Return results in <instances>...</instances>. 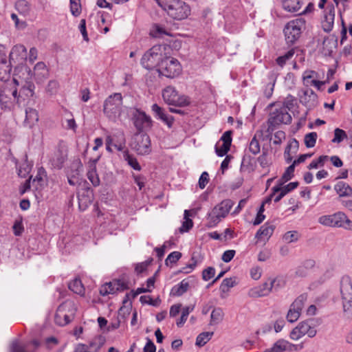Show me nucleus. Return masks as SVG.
Instances as JSON below:
<instances>
[{"instance_id": "56", "label": "nucleus", "mask_w": 352, "mask_h": 352, "mask_svg": "<svg viewBox=\"0 0 352 352\" xmlns=\"http://www.w3.org/2000/svg\"><path fill=\"white\" fill-rule=\"evenodd\" d=\"M120 138L119 140H118L116 142H115L113 146L118 151H122V153L124 152V151L126 148V140H125V138L124 136V134L122 133L120 135Z\"/></svg>"}, {"instance_id": "20", "label": "nucleus", "mask_w": 352, "mask_h": 352, "mask_svg": "<svg viewBox=\"0 0 352 352\" xmlns=\"http://www.w3.org/2000/svg\"><path fill=\"white\" fill-rule=\"evenodd\" d=\"M151 110L157 119L162 120L170 129L173 126L175 120L173 116L168 115L163 108L157 104H153L151 106Z\"/></svg>"}, {"instance_id": "1", "label": "nucleus", "mask_w": 352, "mask_h": 352, "mask_svg": "<svg viewBox=\"0 0 352 352\" xmlns=\"http://www.w3.org/2000/svg\"><path fill=\"white\" fill-rule=\"evenodd\" d=\"M19 80L14 78L12 81L4 82L0 89V104L2 109H10L18 104V87Z\"/></svg>"}, {"instance_id": "26", "label": "nucleus", "mask_w": 352, "mask_h": 352, "mask_svg": "<svg viewBox=\"0 0 352 352\" xmlns=\"http://www.w3.org/2000/svg\"><path fill=\"white\" fill-rule=\"evenodd\" d=\"M11 64L8 63L6 58H2L0 61V80L8 82L10 77Z\"/></svg>"}, {"instance_id": "8", "label": "nucleus", "mask_w": 352, "mask_h": 352, "mask_svg": "<svg viewBox=\"0 0 352 352\" xmlns=\"http://www.w3.org/2000/svg\"><path fill=\"white\" fill-rule=\"evenodd\" d=\"M76 308L74 302L67 300L60 304L56 310L54 321L59 326L69 324L74 318Z\"/></svg>"}, {"instance_id": "32", "label": "nucleus", "mask_w": 352, "mask_h": 352, "mask_svg": "<svg viewBox=\"0 0 352 352\" xmlns=\"http://www.w3.org/2000/svg\"><path fill=\"white\" fill-rule=\"evenodd\" d=\"M38 120V114L36 109L32 108H27L25 109V122L32 126Z\"/></svg>"}, {"instance_id": "10", "label": "nucleus", "mask_w": 352, "mask_h": 352, "mask_svg": "<svg viewBox=\"0 0 352 352\" xmlns=\"http://www.w3.org/2000/svg\"><path fill=\"white\" fill-rule=\"evenodd\" d=\"M340 292L344 316L347 318H352V283L348 277L342 279Z\"/></svg>"}, {"instance_id": "48", "label": "nucleus", "mask_w": 352, "mask_h": 352, "mask_svg": "<svg viewBox=\"0 0 352 352\" xmlns=\"http://www.w3.org/2000/svg\"><path fill=\"white\" fill-rule=\"evenodd\" d=\"M347 138L346 133L339 128H336L334 130V138L332 140V142L333 143H340L344 139Z\"/></svg>"}, {"instance_id": "29", "label": "nucleus", "mask_w": 352, "mask_h": 352, "mask_svg": "<svg viewBox=\"0 0 352 352\" xmlns=\"http://www.w3.org/2000/svg\"><path fill=\"white\" fill-rule=\"evenodd\" d=\"M282 6L287 12H296L300 9L302 2L300 0H283Z\"/></svg>"}, {"instance_id": "53", "label": "nucleus", "mask_w": 352, "mask_h": 352, "mask_svg": "<svg viewBox=\"0 0 352 352\" xmlns=\"http://www.w3.org/2000/svg\"><path fill=\"white\" fill-rule=\"evenodd\" d=\"M234 283L235 282L232 278H226L222 281L220 290L223 293L227 292L230 287L234 286Z\"/></svg>"}, {"instance_id": "4", "label": "nucleus", "mask_w": 352, "mask_h": 352, "mask_svg": "<svg viewBox=\"0 0 352 352\" xmlns=\"http://www.w3.org/2000/svg\"><path fill=\"white\" fill-rule=\"evenodd\" d=\"M305 28L306 21L302 17L287 22L283 29L286 43L289 45L294 44Z\"/></svg>"}, {"instance_id": "7", "label": "nucleus", "mask_w": 352, "mask_h": 352, "mask_svg": "<svg viewBox=\"0 0 352 352\" xmlns=\"http://www.w3.org/2000/svg\"><path fill=\"white\" fill-rule=\"evenodd\" d=\"M283 286L278 278H268L267 281L249 289L248 295L252 298L267 296L273 289L277 290Z\"/></svg>"}, {"instance_id": "49", "label": "nucleus", "mask_w": 352, "mask_h": 352, "mask_svg": "<svg viewBox=\"0 0 352 352\" xmlns=\"http://www.w3.org/2000/svg\"><path fill=\"white\" fill-rule=\"evenodd\" d=\"M294 50L293 49L289 50L284 55L278 56L276 58V63L280 67H283L286 63V62L294 56Z\"/></svg>"}, {"instance_id": "16", "label": "nucleus", "mask_w": 352, "mask_h": 352, "mask_svg": "<svg viewBox=\"0 0 352 352\" xmlns=\"http://www.w3.org/2000/svg\"><path fill=\"white\" fill-rule=\"evenodd\" d=\"M129 289L128 283L124 280H114L102 285L100 289L101 296H105L108 294H113L118 291H124Z\"/></svg>"}, {"instance_id": "62", "label": "nucleus", "mask_w": 352, "mask_h": 352, "mask_svg": "<svg viewBox=\"0 0 352 352\" xmlns=\"http://www.w3.org/2000/svg\"><path fill=\"white\" fill-rule=\"evenodd\" d=\"M209 182V175L207 172H203L199 179V186L204 189Z\"/></svg>"}, {"instance_id": "38", "label": "nucleus", "mask_w": 352, "mask_h": 352, "mask_svg": "<svg viewBox=\"0 0 352 352\" xmlns=\"http://www.w3.org/2000/svg\"><path fill=\"white\" fill-rule=\"evenodd\" d=\"M294 170L295 166L293 164H292L286 168L282 177L278 180L280 185H283L285 182H288L294 177Z\"/></svg>"}, {"instance_id": "19", "label": "nucleus", "mask_w": 352, "mask_h": 352, "mask_svg": "<svg viewBox=\"0 0 352 352\" xmlns=\"http://www.w3.org/2000/svg\"><path fill=\"white\" fill-rule=\"evenodd\" d=\"M232 131H227L222 135L220 140L223 142L221 146L218 143L215 145V153L219 157H223L227 154L232 144Z\"/></svg>"}, {"instance_id": "2", "label": "nucleus", "mask_w": 352, "mask_h": 352, "mask_svg": "<svg viewBox=\"0 0 352 352\" xmlns=\"http://www.w3.org/2000/svg\"><path fill=\"white\" fill-rule=\"evenodd\" d=\"M234 202L230 199H224L215 206L206 217V226L212 228L217 226L230 212Z\"/></svg>"}, {"instance_id": "11", "label": "nucleus", "mask_w": 352, "mask_h": 352, "mask_svg": "<svg viewBox=\"0 0 352 352\" xmlns=\"http://www.w3.org/2000/svg\"><path fill=\"white\" fill-rule=\"evenodd\" d=\"M162 58V47L161 45H154L144 53L142 59L141 65L145 69L151 70L158 66Z\"/></svg>"}, {"instance_id": "23", "label": "nucleus", "mask_w": 352, "mask_h": 352, "mask_svg": "<svg viewBox=\"0 0 352 352\" xmlns=\"http://www.w3.org/2000/svg\"><path fill=\"white\" fill-rule=\"evenodd\" d=\"M78 207L81 211L85 210L92 202V191L89 188L85 189L82 193L78 194Z\"/></svg>"}, {"instance_id": "5", "label": "nucleus", "mask_w": 352, "mask_h": 352, "mask_svg": "<svg viewBox=\"0 0 352 352\" xmlns=\"http://www.w3.org/2000/svg\"><path fill=\"white\" fill-rule=\"evenodd\" d=\"M318 222L325 226L342 228L352 231V221L343 212L321 216Z\"/></svg>"}, {"instance_id": "47", "label": "nucleus", "mask_w": 352, "mask_h": 352, "mask_svg": "<svg viewBox=\"0 0 352 352\" xmlns=\"http://www.w3.org/2000/svg\"><path fill=\"white\" fill-rule=\"evenodd\" d=\"M248 150L253 155H256L260 152V144L256 136H254L251 140L249 144Z\"/></svg>"}, {"instance_id": "24", "label": "nucleus", "mask_w": 352, "mask_h": 352, "mask_svg": "<svg viewBox=\"0 0 352 352\" xmlns=\"http://www.w3.org/2000/svg\"><path fill=\"white\" fill-rule=\"evenodd\" d=\"M335 9L332 6L327 13L324 14V19L322 21V28L325 32H330L334 24Z\"/></svg>"}, {"instance_id": "3", "label": "nucleus", "mask_w": 352, "mask_h": 352, "mask_svg": "<svg viewBox=\"0 0 352 352\" xmlns=\"http://www.w3.org/2000/svg\"><path fill=\"white\" fill-rule=\"evenodd\" d=\"M167 14L175 20H183L190 14V6L182 0H171L161 6Z\"/></svg>"}, {"instance_id": "27", "label": "nucleus", "mask_w": 352, "mask_h": 352, "mask_svg": "<svg viewBox=\"0 0 352 352\" xmlns=\"http://www.w3.org/2000/svg\"><path fill=\"white\" fill-rule=\"evenodd\" d=\"M68 287L74 293L80 296H85V289L80 278H75L74 280L69 282L68 284Z\"/></svg>"}, {"instance_id": "58", "label": "nucleus", "mask_w": 352, "mask_h": 352, "mask_svg": "<svg viewBox=\"0 0 352 352\" xmlns=\"http://www.w3.org/2000/svg\"><path fill=\"white\" fill-rule=\"evenodd\" d=\"M215 274V269L213 267H208L202 272V278L208 281Z\"/></svg>"}, {"instance_id": "57", "label": "nucleus", "mask_w": 352, "mask_h": 352, "mask_svg": "<svg viewBox=\"0 0 352 352\" xmlns=\"http://www.w3.org/2000/svg\"><path fill=\"white\" fill-rule=\"evenodd\" d=\"M197 264V260L192 257L191 258V263L188 265H187L186 267H182L181 270H179V273H184V274H188L191 272L195 267H196Z\"/></svg>"}, {"instance_id": "39", "label": "nucleus", "mask_w": 352, "mask_h": 352, "mask_svg": "<svg viewBox=\"0 0 352 352\" xmlns=\"http://www.w3.org/2000/svg\"><path fill=\"white\" fill-rule=\"evenodd\" d=\"M300 234L296 230L288 231L283 236V241L287 243H294L298 241Z\"/></svg>"}, {"instance_id": "54", "label": "nucleus", "mask_w": 352, "mask_h": 352, "mask_svg": "<svg viewBox=\"0 0 352 352\" xmlns=\"http://www.w3.org/2000/svg\"><path fill=\"white\" fill-rule=\"evenodd\" d=\"M59 88V83L58 81L55 80H52L49 81L47 87L46 91L47 93H49L50 95L55 94Z\"/></svg>"}, {"instance_id": "60", "label": "nucleus", "mask_w": 352, "mask_h": 352, "mask_svg": "<svg viewBox=\"0 0 352 352\" xmlns=\"http://www.w3.org/2000/svg\"><path fill=\"white\" fill-rule=\"evenodd\" d=\"M78 28L82 34L83 39L85 41H89L88 34L86 29V20L85 19L80 20Z\"/></svg>"}, {"instance_id": "63", "label": "nucleus", "mask_w": 352, "mask_h": 352, "mask_svg": "<svg viewBox=\"0 0 352 352\" xmlns=\"http://www.w3.org/2000/svg\"><path fill=\"white\" fill-rule=\"evenodd\" d=\"M303 336H304L302 333L301 330L300 329L298 326L294 328L290 332L289 335L290 338L294 340H298Z\"/></svg>"}, {"instance_id": "12", "label": "nucleus", "mask_w": 352, "mask_h": 352, "mask_svg": "<svg viewBox=\"0 0 352 352\" xmlns=\"http://www.w3.org/2000/svg\"><path fill=\"white\" fill-rule=\"evenodd\" d=\"M131 120L138 132L142 133L151 129L153 120L150 116L138 108L131 109Z\"/></svg>"}, {"instance_id": "22", "label": "nucleus", "mask_w": 352, "mask_h": 352, "mask_svg": "<svg viewBox=\"0 0 352 352\" xmlns=\"http://www.w3.org/2000/svg\"><path fill=\"white\" fill-rule=\"evenodd\" d=\"M317 101L316 94L309 88L303 91L302 94L300 96V102L305 106L311 108L314 107Z\"/></svg>"}, {"instance_id": "45", "label": "nucleus", "mask_w": 352, "mask_h": 352, "mask_svg": "<svg viewBox=\"0 0 352 352\" xmlns=\"http://www.w3.org/2000/svg\"><path fill=\"white\" fill-rule=\"evenodd\" d=\"M317 133L316 132H311L305 136V144L307 148H313L316 143Z\"/></svg>"}, {"instance_id": "14", "label": "nucleus", "mask_w": 352, "mask_h": 352, "mask_svg": "<svg viewBox=\"0 0 352 352\" xmlns=\"http://www.w3.org/2000/svg\"><path fill=\"white\" fill-rule=\"evenodd\" d=\"M19 89H18V104L25 105L32 99L35 94V85L30 80H19Z\"/></svg>"}, {"instance_id": "6", "label": "nucleus", "mask_w": 352, "mask_h": 352, "mask_svg": "<svg viewBox=\"0 0 352 352\" xmlns=\"http://www.w3.org/2000/svg\"><path fill=\"white\" fill-rule=\"evenodd\" d=\"M122 96L120 93L109 96L104 102L103 112L109 120L116 121L122 112Z\"/></svg>"}, {"instance_id": "33", "label": "nucleus", "mask_w": 352, "mask_h": 352, "mask_svg": "<svg viewBox=\"0 0 352 352\" xmlns=\"http://www.w3.org/2000/svg\"><path fill=\"white\" fill-rule=\"evenodd\" d=\"M298 182H293L282 187L283 185H280V182H278L277 185L272 188V190H274V193H277L279 190H282L284 194L286 195L296 188L298 186Z\"/></svg>"}, {"instance_id": "9", "label": "nucleus", "mask_w": 352, "mask_h": 352, "mask_svg": "<svg viewBox=\"0 0 352 352\" xmlns=\"http://www.w3.org/2000/svg\"><path fill=\"white\" fill-rule=\"evenodd\" d=\"M157 71L160 75L173 78L182 73V68L180 63L176 58L165 57L160 62Z\"/></svg>"}, {"instance_id": "51", "label": "nucleus", "mask_w": 352, "mask_h": 352, "mask_svg": "<svg viewBox=\"0 0 352 352\" xmlns=\"http://www.w3.org/2000/svg\"><path fill=\"white\" fill-rule=\"evenodd\" d=\"M192 309L193 308H190L189 307H186L183 308L182 316L176 322L178 327L183 326V324L186 322L190 312L192 311Z\"/></svg>"}, {"instance_id": "34", "label": "nucleus", "mask_w": 352, "mask_h": 352, "mask_svg": "<svg viewBox=\"0 0 352 352\" xmlns=\"http://www.w3.org/2000/svg\"><path fill=\"white\" fill-rule=\"evenodd\" d=\"M223 319V312L221 308H214L210 316V324H217Z\"/></svg>"}, {"instance_id": "15", "label": "nucleus", "mask_w": 352, "mask_h": 352, "mask_svg": "<svg viewBox=\"0 0 352 352\" xmlns=\"http://www.w3.org/2000/svg\"><path fill=\"white\" fill-rule=\"evenodd\" d=\"M292 121V116L286 110V108L275 109L270 115L268 120V130L273 131L272 126L279 125L280 124H289Z\"/></svg>"}, {"instance_id": "37", "label": "nucleus", "mask_w": 352, "mask_h": 352, "mask_svg": "<svg viewBox=\"0 0 352 352\" xmlns=\"http://www.w3.org/2000/svg\"><path fill=\"white\" fill-rule=\"evenodd\" d=\"M184 221H183L182 226L179 229L180 233L188 232L193 226L192 220L188 217V216H189L188 210H184Z\"/></svg>"}, {"instance_id": "64", "label": "nucleus", "mask_w": 352, "mask_h": 352, "mask_svg": "<svg viewBox=\"0 0 352 352\" xmlns=\"http://www.w3.org/2000/svg\"><path fill=\"white\" fill-rule=\"evenodd\" d=\"M285 139V133L283 131H278L274 135L273 144H280L282 141Z\"/></svg>"}, {"instance_id": "21", "label": "nucleus", "mask_w": 352, "mask_h": 352, "mask_svg": "<svg viewBox=\"0 0 352 352\" xmlns=\"http://www.w3.org/2000/svg\"><path fill=\"white\" fill-rule=\"evenodd\" d=\"M275 230V226L266 222L256 232L255 238L258 241L266 240L268 241L272 236Z\"/></svg>"}, {"instance_id": "18", "label": "nucleus", "mask_w": 352, "mask_h": 352, "mask_svg": "<svg viewBox=\"0 0 352 352\" xmlns=\"http://www.w3.org/2000/svg\"><path fill=\"white\" fill-rule=\"evenodd\" d=\"M134 149L141 155H148L151 152L150 137L147 134H141L135 138Z\"/></svg>"}, {"instance_id": "41", "label": "nucleus", "mask_w": 352, "mask_h": 352, "mask_svg": "<svg viewBox=\"0 0 352 352\" xmlns=\"http://www.w3.org/2000/svg\"><path fill=\"white\" fill-rule=\"evenodd\" d=\"M87 178L94 186L100 185V179L96 172V166H93L87 172Z\"/></svg>"}, {"instance_id": "42", "label": "nucleus", "mask_w": 352, "mask_h": 352, "mask_svg": "<svg viewBox=\"0 0 352 352\" xmlns=\"http://www.w3.org/2000/svg\"><path fill=\"white\" fill-rule=\"evenodd\" d=\"M307 299V295L306 294H302L295 299L291 306L301 312Z\"/></svg>"}, {"instance_id": "61", "label": "nucleus", "mask_w": 352, "mask_h": 352, "mask_svg": "<svg viewBox=\"0 0 352 352\" xmlns=\"http://www.w3.org/2000/svg\"><path fill=\"white\" fill-rule=\"evenodd\" d=\"M13 232L15 236H20L24 230L23 223L20 221H15L13 226Z\"/></svg>"}, {"instance_id": "25", "label": "nucleus", "mask_w": 352, "mask_h": 352, "mask_svg": "<svg viewBox=\"0 0 352 352\" xmlns=\"http://www.w3.org/2000/svg\"><path fill=\"white\" fill-rule=\"evenodd\" d=\"M334 190L340 197H349L352 195V188L342 181L338 182L335 184Z\"/></svg>"}, {"instance_id": "17", "label": "nucleus", "mask_w": 352, "mask_h": 352, "mask_svg": "<svg viewBox=\"0 0 352 352\" xmlns=\"http://www.w3.org/2000/svg\"><path fill=\"white\" fill-rule=\"evenodd\" d=\"M27 58V49L23 45L17 44L12 47L9 54L10 64L23 65Z\"/></svg>"}, {"instance_id": "31", "label": "nucleus", "mask_w": 352, "mask_h": 352, "mask_svg": "<svg viewBox=\"0 0 352 352\" xmlns=\"http://www.w3.org/2000/svg\"><path fill=\"white\" fill-rule=\"evenodd\" d=\"M34 73L36 78L38 80H42L43 78H47L48 71L45 63H37L34 67Z\"/></svg>"}, {"instance_id": "43", "label": "nucleus", "mask_w": 352, "mask_h": 352, "mask_svg": "<svg viewBox=\"0 0 352 352\" xmlns=\"http://www.w3.org/2000/svg\"><path fill=\"white\" fill-rule=\"evenodd\" d=\"M150 34L155 38H162L164 35H169L168 32L162 26L157 24L153 25Z\"/></svg>"}, {"instance_id": "30", "label": "nucleus", "mask_w": 352, "mask_h": 352, "mask_svg": "<svg viewBox=\"0 0 352 352\" xmlns=\"http://www.w3.org/2000/svg\"><path fill=\"white\" fill-rule=\"evenodd\" d=\"M188 288L189 283L184 279L172 288L170 294L175 296H181L188 291Z\"/></svg>"}, {"instance_id": "55", "label": "nucleus", "mask_w": 352, "mask_h": 352, "mask_svg": "<svg viewBox=\"0 0 352 352\" xmlns=\"http://www.w3.org/2000/svg\"><path fill=\"white\" fill-rule=\"evenodd\" d=\"M295 98L291 95H289L283 102L282 108H286V110L291 111L294 108L295 106Z\"/></svg>"}, {"instance_id": "46", "label": "nucleus", "mask_w": 352, "mask_h": 352, "mask_svg": "<svg viewBox=\"0 0 352 352\" xmlns=\"http://www.w3.org/2000/svg\"><path fill=\"white\" fill-rule=\"evenodd\" d=\"M300 314V311L296 310L294 307L290 305L289 309L287 314V320L289 322H294L298 320Z\"/></svg>"}, {"instance_id": "28", "label": "nucleus", "mask_w": 352, "mask_h": 352, "mask_svg": "<svg viewBox=\"0 0 352 352\" xmlns=\"http://www.w3.org/2000/svg\"><path fill=\"white\" fill-rule=\"evenodd\" d=\"M123 159L127 162V164L131 166L135 170L140 171L142 167L139 164L137 158L132 154L129 153L128 149H125L123 152Z\"/></svg>"}, {"instance_id": "13", "label": "nucleus", "mask_w": 352, "mask_h": 352, "mask_svg": "<svg viewBox=\"0 0 352 352\" xmlns=\"http://www.w3.org/2000/svg\"><path fill=\"white\" fill-rule=\"evenodd\" d=\"M162 97L166 103L177 107L189 105L190 98L184 95H179L174 87L168 86L162 91Z\"/></svg>"}, {"instance_id": "40", "label": "nucleus", "mask_w": 352, "mask_h": 352, "mask_svg": "<svg viewBox=\"0 0 352 352\" xmlns=\"http://www.w3.org/2000/svg\"><path fill=\"white\" fill-rule=\"evenodd\" d=\"M318 78V74L314 70H306L302 74L303 84L306 86H309L311 84V80Z\"/></svg>"}, {"instance_id": "36", "label": "nucleus", "mask_w": 352, "mask_h": 352, "mask_svg": "<svg viewBox=\"0 0 352 352\" xmlns=\"http://www.w3.org/2000/svg\"><path fill=\"white\" fill-rule=\"evenodd\" d=\"M289 344V343L285 340H278L274 343L272 347L266 349L263 352H283L286 350Z\"/></svg>"}, {"instance_id": "35", "label": "nucleus", "mask_w": 352, "mask_h": 352, "mask_svg": "<svg viewBox=\"0 0 352 352\" xmlns=\"http://www.w3.org/2000/svg\"><path fill=\"white\" fill-rule=\"evenodd\" d=\"M214 334V332H202L199 333L197 338H196V342L195 344L199 347H201L204 346L208 342H209L212 336Z\"/></svg>"}, {"instance_id": "59", "label": "nucleus", "mask_w": 352, "mask_h": 352, "mask_svg": "<svg viewBox=\"0 0 352 352\" xmlns=\"http://www.w3.org/2000/svg\"><path fill=\"white\" fill-rule=\"evenodd\" d=\"M45 171L43 168L38 169L37 175H36V177L34 178V179L32 181V184L34 185L35 182H37L38 184L41 186L43 183V177H44V176H45Z\"/></svg>"}, {"instance_id": "44", "label": "nucleus", "mask_w": 352, "mask_h": 352, "mask_svg": "<svg viewBox=\"0 0 352 352\" xmlns=\"http://www.w3.org/2000/svg\"><path fill=\"white\" fill-rule=\"evenodd\" d=\"M257 161L263 168H268L271 164V159L269 157L267 151H263L262 154L257 158Z\"/></svg>"}, {"instance_id": "52", "label": "nucleus", "mask_w": 352, "mask_h": 352, "mask_svg": "<svg viewBox=\"0 0 352 352\" xmlns=\"http://www.w3.org/2000/svg\"><path fill=\"white\" fill-rule=\"evenodd\" d=\"M182 257V253L177 251L171 252L165 260V264L168 265L169 263H175Z\"/></svg>"}, {"instance_id": "50", "label": "nucleus", "mask_w": 352, "mask_h": 352, "mask_svg": "<svg viewBox=\"0 0 352 352\" xmlns=\"http://www.w3.org/2000/svg\"><path fill=\"white\" fill-rule=\"evenodd\" d=\"M70 11L74 16H78L81 13V4L80 1L70 0Z\"/></svg>"}]
</instances>
